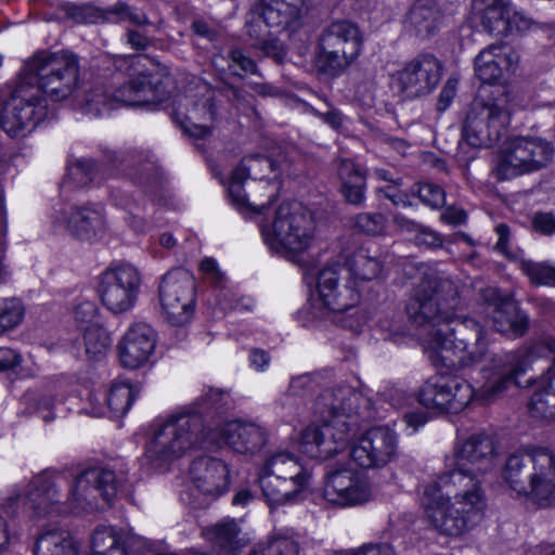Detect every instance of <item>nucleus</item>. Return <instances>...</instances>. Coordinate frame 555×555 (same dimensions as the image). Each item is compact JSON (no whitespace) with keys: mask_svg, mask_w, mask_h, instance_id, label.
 I'll list each match as a JSON object with an SVG mask.
<instances>
[{"mask_svg":"<svg viewBox=\"0 0 555 555\" xmlns=\"http://www.w3.org/2000/svg\"><path fill=\"white\" fill-rule=\"evenodd\" d=\"M498 459V446L487 434L456 440L446 455L443 473L425 487L421 499L426 518L437 531L457 537L481 520L486 498L480 477L496 467Z\"/></svg>","mask_w":555,"mask_h":555,"instance_id":"f257e3e1","label":"nucleus"},{"mask_svg":"<svg viewBox=\"0 0 555 555\" xmlns=\"http://www.w3.org/2000/svg\"><path fill=\"white\" fill-rule=\"evenodd\" d=\"M459 305L455 283L436 274L421 281L406 305L408 319L423 331L422 346L437 367L466 369L487 353L483 328L474 319L455 318Z\"/></svg>","mask_w":555,"mask_h":555,"instance_id":"f03ea898","label":"nucleus"},{"mask_svg":"<svg viewBox=\"0 0 555 555\" xmlns=\"http://www.w3.org/2000/svg\"><path fill=\"white\" fill-rule=\"evenodd\" d=\"M116 493L115 475L109 469L92 467L78 474L46 469L33 476L25 490L14 488L0 506L14 516L24 498L34 517H63L92 511L100 498L109 503Z\"/></svg>","mask_w":555,"mask_h":555,"instance_id":"7ed1b4c3","label":"nucleus"},{"mask_svg":"<svg viewBox=\"0 0 555 555\" xmlns=\"http://www.w3.org/2000/svg\"><path fill=\"white\" fill-rule=\"evenodd\" d=\"M207 443L208 399L202 396L158 424L145 448L146 459L157 467L169 465L189 452L203 451L193 460L189 470V504L194 508L205 507L208 503Z\"/></svg>","mask_w":555,"mask_h":555,"instance_id":"20e7f679","label":"nucleus"},{"mask_svg":"<svg viewBox=\"0 0 555 555\" xmlns=\"http://www.w3.org/2000/svg\"><path fill=\"white\" fill-rule=\"evenodd\" d=\"M532 361L529 350L509 351L496 354L491 359V372L483 370L486 382L479 390L465 379L439 375L428 378L418 391V401L427 409L437 412L459 413L474 398L489 402L494 400L511 385H517L518 377L524 374Z\"/></svg>","mask_w":555,"mask_h":555,"instance_id":"39448f33","label":"nucleus"},{"mask_svg":"<svg viewBox=\"0 0 555 555\" xmlns=\"http://www.w3.org/2000/svg\"><path fill=\"white\" fill-rule=\"evenodd\" d=\"M315 220L312 212L299 203H283L271 221L260 227L269 249L291 261H297L315 241Z\"/></svg>","mask_w":555,"mask_h":555,"instance_id":"423d86ee","label":"nucleus"},{"mask_svg":"<svg viewBox=\"0 0 555 555\" xmlns=\"http://www.w3.org/2000/svg\"><path fill=\"white\" fill-rule=\"evenodd\" d=\"M293 160L285 152L280 151L276 155L267 156L251 154L244 157L234 169L229 184V196L236 209L257 208L262 204L246 198L244 181L250 190L264 189L268 198L276 197L282 185L284 176L291 173Z\"/></svg>","mask_w":555,"mask_h":555,"instance_id":"0eeeda50","label":"nucleus"},{"mask_svg":"<svg viewBox=\"0 0 555 555\" xmlns=\"http://www.w3.org/2000/svg\"><path fill=\"white\" fill-rule=\"evenodd\" d=\"M257 480L262 496L273 509L297 503L310 486L311 474L297 455L279 450L261 464Z\"/></svg>","mask_w":555,"mask_h":555,"instance_id":"6e6552de","label":"nucleus"},{"mask_svg":"<svg viewBox=\"0 0 555 555\" xmlns=\"http://www.w3.org/2000/svg\"><path fill=\"white\" fill-rule=\"evenodd\" d=\"M304 0H261L246 23L253 46L276 61L284 57V49L274 37L283 30L296 31L302 22Z\"/></svg>","mask_w":555,"mask_h":555,"instance_id":"1a4fd4ad","label":"nucleus"},{"mask_svg":"<svg viewBox=\"0 0 555 555\" xmlns=\"http://www.w3.org/2000/svg\"><path fill=\"white\" fill-rule=\"evenodd\" d=\"M79 60L69 51L36 52L24 65V79L53 102L68 99L79 86Z\"/></svg>","mask_w":555,"mask_h":555,"instance_id":"9d476101","label":"nucleus"},{"mask_svg":"<svg viewBox=\"0 0 555 555\" xmlns=\"http://www.w3.org/2000/svg\"><path fill=\"white\" fill-rule=\"evenodd\" d=\"M141 57H132L131 63L139 65ZM166 98L163 81L155 70L134 68L128 82L115 90L113 95L103 86H98L86 94L85 112L102 116L115 107L116 103L131 106L157 104Z\"/></svg>","mask_w":555,"mask_h":555,"instance_id":"9b49d317","label":"nucleus"},{"mask_svg":"<svg viewBox=\"0 0 555 555\" xmlns=\"http://www.w3.org/2000/svg\"><path fill=\"white\" fill-rule=\"evenodd\" d=\"M512 111L508 92L488 102L475 100L463 125L460 151L464 152L466 146L480 149L496 144L505 133Z\"/></svg>","mask_w":555,"mask_h":555,"instance_id":"f8f14e48","label":"nucleus"},{"mask_svg":"<svg viewBox=\"0 0 555 555\" xmlns=\"http://www.w3.org/2000/svg\"><path fill=\"white\" fill-rule=\"evenodd\" d=\"M363 36L359 27L349 21H335L321 33L315 64L332 77L341 75L362 51Z\"/></svg>","mask_w":555,"mask_h":555,"instance_id":"ddd939ff","label":"nucleus"},{"mask_svg":"<svg viewBox=\"0 0 555 555\" xmlns=\"http://www.w3.org/2000/svg\"><path fill=\"white\" fill-rule=\"evenodd\" d=\"M554 149L543 138L518 135L507 141L499 156L493 173L500 180L538 171L552 160Z\"/></svg>","mask_w":555,"mask_h":555,"instance_id":"4468645a","label":"nucleus"},{"mask_svg":"<svg viewBox=\"0 0 555 555\" xmlns=\"http://www.w3.org/2000/svg\"><path fill=\"white\" fill-rule=\"evenodd\" d=\"M312 410L320 422L336 427L341 423H354L352 433L359 427V420L372 416L371 400L348 385H335L322 389L312 403Z\"/></svg>","mask_w":555,"mask_h":555,"instance_id":"2eb2a0df","label":"nucleus"},{"mask_svg":"<svg viewBox=\"0 0 555 555\" xmlns=\"http://www.w3.org/2000/svg\"><path fill=\"white\" fill-rule=\"evenodd\" d=\"M196 284L193 274L183 268L165 273L158 285L160 311L173 326H184L195 312Z\"/></svg>","mask_w":555,"mask_h":555,"instance_id":"dca6fc26","label":"nucleus"},{"mask_svg":"<svg viewBox=\"0 0 555 555\" xmlns=\"http://www.w3.org/2000/svg\"><path fill=\"white\" fill-rule=\"evenodd\" d=\"M2 114V129L10 137H16L24 129L33 130L46 118L47 99L30 80L21 76L11 91L10 99L3 105Z\"/></svg>","mask_w":555,"mask_h":555,"instance_id":"f3484780","label":"nucleus"},{"mask_svg":"<svg viewBox=\"0 0 555 555\" xmlns=\"http://www.w3.org/2000/svg\"><path fill=\"white\" fill-rule=\"evenodd\" d=\"M141 282L140 271L130 263L108 267L101 274L99 285L103 306L114 314L130 311L137 304Z\"/></svg>","mask_w":555,"mask_h":555,"instance_id":"a211bd4d","label":"nucleus"},{"mask_svg":"<svg viewBox=\"0 0 555 555\" xmlns=\"http://www.w3.org/2000/svg\"><path fill=\"white\" fill-rule=\"evenodd\" d=\"M350 459L362 469L383 468L398 455V436L388 426H375L350 442Z\"/></svg>","mask_w":555,"mask_h":555,"instance_id":"6ab92c4d","label":"nucleus"},{"mask_svg":"<svg viewBox=\"0 0 555 555\" xmlns=\"http://www.w3.org/2000/svg\"><path fill=\"white\" fill-rule=\"evenodd\" d=\"M442 74L440 61L433 54H420L392 76V83L404 99H417L431 93Z\"/></svg>","mask_w":555,"mask_h":555,"instance_id":"aec40b11","label":"nucleus"},{"mask_svg":"<svg viewBox=\"0 0 555 555\" xmlns=\"http://www.w3.org/2000/svg\"><path fill=\"white\" fill-rule=\"evenodd\" d=\"M370 480L353 468L341 466L328 470L323 487L324 499L336 506L352 507L372 498Z\"/></svg>","mask_w":555,"mask_h":555,"instance_id":"412c9836","label":"nucleus"},{"mask_svg":"<svg viewBox=\"0 0 555 555\" xmlns=\"http://www.w3.org/2000/svg\"><path fill=\"white\" fill-rule=\"evenodd\" d=\"M520 63L518 51L508 42L488 44L475 57V73L483 83L503 86L516 74Z\"/></svg>","mask_w":555,"mask_h":555,"instance_id":"4be33fe9","label":"nucleus"},{"mask_svg":"<svg viewBox=\"0 0 555 555\" xmlns=\"http://www.w3.org/2000/svg\"><path fill=\"white\" fill-rule=\"evenodd\" d=\"M486 304V315L491 319L493 328L509 338L522 336L528 328V317L511 298L493 286L480 289Z\"/></svg>","mask_w":555,"mask_h":555,"instance_id":"5701e85b","label":"nucleus"},{"mask_svg":"<svg viewBox=\"0 0 555 555\" xmlns=\"http://www.w3.org/2000/svg\"><path fill=\"white\" fill-rule=\"evenodd\" d=\"M309 425L300 436L299 449L311 459H328L345 450L350 441L354 423L344 422L336 427L328 422Z\"/></svg>","mask_w":555,"mask_h":555,"instance_id":"b1692460","label":"nucleus"},{"mask_svg":"<svg viewBox=\"0 0 555 555\" xmlns=\"http://www.w3.org/2000/svg\"><path fill=\"white\" fill-rule=\"evenodd\" d=\"M343 269L336 263H327L318 274L317 291L322 306L335 314L356 308L360 301L359 291L348 282L340 283Z\"/></svg>","mask_w":555,"mask_h":555,"instance_id":"393cba45","label":"nucleus"},{"mask_svg":"<svg viewBox=\"0 0 555 555\" xmlns=\"http://www.w3.org/2000/svg\"><path fill=\"white\" fill-rule=\"evenodd\" d=\"M266 431L254 423L222 421L210 429V447H230L240 453H255L266 444Z\"/></svg>","mask_w":555,"mask_h":555,"instance_id":"a878e982","label":"nucleus"},{"mask_svg":"<svg viewBox=\"0 0 555 555\" xmlns=\"http://www.w3.org/2000/svg\"><path fill=\"white\" fill-rule=\"evenodd\" d=\"M54 220L72 235L89 241L106 229L104 209L100 205L66 206L55 211Z\"/></svg>","mask_w":555,"mask_h":555,"instance_id":"bb28decb","label":"nucleus"},{"mask_svg":"<svg viewBox=\"0 0 555 555\" xmlns=\"http://www.w3.org/2000/svg\"><path fill=\"white\" fill-rule=\"evenodd\" d=\"M156 343L157 334L150 324L132 323L118 344L121 365L131 370L143 366L154 353Z\"/></svg>","mask_w":555,"mask_h":555,"instance_id":"cd10ccee","label":"nucleus"},{"mask_svg":"<svg viewBox=\"0 0 555 555\" xmlns=\"http://www.w3.org/2000/svg\"><path fill=\"white\" fill-rule=\"evenodd\" d=\"M207 88L202 92L183 95L176 108V115L183 130L195 139V146L204 154L206 153V121L208 118Z\"/></svg>","mask_w":555,"mask_h":555,"instance_id":"c85d7f7f","label":"nucleus"},{"mask_svg":"<svg viewBox=\"0 0 555 555\" xmlns=\"http://www.w3.org/2000/svg\"><path fill=\"white\" fill-rule=\"evenodd\" d=\"M526 496L540 507L555 505V453L546 448H535V463Z\"/></svg>","mask_w":555,"mask_h":555,"instance_id":"c756f323","label":"nucleus"},{"mask_svg":"<svg viewBox=\"0 0 555 555\" xmlns=\"http://www.w3.org/2000/svg\"><path fill=\"white\" fill-rule=\"evenodd\" d=\"M146 158L137 150H129L121 155L111 152L106 156V162L112 166L108 176L122 172L135 184H152L155 181V166L146 162Z\"/></svg>","mask_w":555,"mask_h":555,"instance_id":"7c9ffc66","label":"nucleus"},{"mask_svg":"<svg viewBox=\"0 0 555 555\" xmlns=\"http://www.w3.org/2000/svg\"><path fill=\"white\" fill-rule=\"evenodd\" d=\"M535 463V448L512 453L502 470L505 483L517 494L526 495Z\"/></svg>","mask_w":555,"mask_h":555,"instance_id":"2f4dec72","label":"nucleus"},{"mask_svg":"<svg viewBox=\"0 0 555 555\" xmlns=\"http://www.w3.org/2000/svg\"><path fill=\"white\" fill-rule=\"evenodd\" d=\"M35 555H80L79 542L66 529L48 527L38 535Z\"/></svg>","mask_w":555,"mask_h":555,"instance_id":"473e14b6","label":"nucleus"},{"mask_svg":"<svg viewBox=\"0 0 555 555\" xmlns=\"http://www.w3.org/2000/svg\"><path fill=\"white\" fill-rule=\"evenodd\" d=\"M529 412L535 418L555 420V370L548 367L537 382L531 395Z\"/></svg>","mask_w":555,"mask_h":555,"instance_id":"72a5a7b5","label":"nucleus"},{"mask_svg":"<svg viewBox=\"0 0 555 555\" xmlns=\"http://www.w3.org/2000/svg\"><path fill=\"white\" fill-rule=\"evenodd\" d=\"M337 175L345 199L351 205H362L366 190L364 170L351 159H341L337 167Z\"/></svg>","mask_w":555,"mask_h":555,"instance_id":"f704fd0d","label":"nucleus"},{"mask_svg":"<svg viewBox=\"0 0 555 555\" xmlns=\"http://www.w3.org/2000/svg\"><path fill=\"white\" fill-rule=\"evenodd\" d=\"M349 273L359 281H373L382 276L384 261L377 253L366 247H359L345 257Z\"/></svg>","mask_w":555,"mask_h":555,"instance_id":"c9c22d12","label":"nucleus"},{"mask_svg":"<svg viewBox=\"0 0 555 555\" xmlns=\"http://www.w3.org/2000/svg\"><path fill=\"white\" fill-rule=\"evenodd\" d=\"M247 544V538L235 519L224 518L214 527V550L217 555H236Z\"/></svg>","mask_w":555,"mask_h":555,"instance_id":"e433bc0d","label":"nucleus"},{"mask_svg":"<svg viewBox=\"0 0 555 555\" xmlns=\"http://www.w3.org/2000/svg\"><path fill=\"white\" fill-rule=\"evenodd\" d=\"M473 9L480 14V21L483 29L494 36L508 35L506 23L509 0L482 1L481 8Z\"/></svg>","mask_w":555,"mask_h":555,"instance_id":"4c0bfd02","label":"nucleus"},{"mask_svg":"<svg viewBox=\"0 0 555 555\" xmlns=\"http://www.w3.org/2000/svg\"><path fill=\"white\" fill-rule=\"evenodd\" d=\"M440 24V11L431 0H417L408 17V25L421 37L433 34Z\"/></svg>","mask_w":555,"mask_h":555,"instance_id":"58836bf2","label":"nucleus"},{"mask_svg":"<svg viewBox=\"0 0 555 555\" xmlns=\"http://www.w3.org/2000/svg\"><path fill=\"white\" fill-rule=\"evenodd\" d=\"M26 315V306L18 297H0V337L16 330Z\"/></svg>","mask_w":555,"mask_h":555,"instance_id":"ea45409f","label":"nucleus"},{"mask_svg":"<svg viewBox=\"0 0 555 555\" xmlns=\"http://www.w3.org/2000/svg\"><path fill=\"white\" fill-rule=\"evenodd\" d=\"M224 274L219 270L215 260L210 258V283L215 282L216 284H220L218 289L217 304L220 306L221 310L227 311L229 309H240V310H250L255 302L249 297H242L235 302L233 301V292L227 289L222 284L224 282Z\"/></svg>","mask_w":555,"mask_h":555,"instance_id":"a19ab883","label":"nucleus"},{"mask_svg":"<svg viewBox=\"0 0 555 555\" xmlns=\"http://www.w3.org/2000/svg\"><path fill=\"white\" fill-rule=\"evenodd\" d=\"M137 392L128 382L112 384L106 396L107 408L113 416L125 415L132 405Z\"/></svg>","mask_w":555,"mask_h":555,"instance_id":"79ce46f5","label":"nucleus"},{"mask_svg":"<svg viewBox=\"0 0 555 555\" xmlns=\"http://www.w3.org/2000/svg\"><path fill=\"white\" fill-rule=\"evenodd\" d=\"M83 344L89 359H100L109 349L112 339L102 325H94L83 332Z\"/></svg>","mask_w":555,"mask_h":555,"instance_id":"37998d69","label":"nucleus"},{"mask_svg":"<svg viewBox=\"0 0 555 555\" xmlns=\"http://www.w3.org/2000/svg\"><path fill=\"white\" fill-rule=\"evenodd\" d=\"M115 548H125L120 534L113 527H98L91 535L92 555L115 553Z\"/></svg>","mask_w":555,"mask_h":555,"instance_id":"c03bdc74","label":"nucleus"},{"mask_svg":"<svg viewBox=\"0 0 555 555\" xmlns=\"http://www.w3.org/2000/svg\"><path fill=\"white\" fill-rule=\"evenodd\" d=\"M517 263L533 284L555 287V267L524 258L518 259Z\"/></svg>","mask_w":555,"mask_h":555,"instance_id":"a18cd8bd","label":"nucleus"},{"mask_svg":"<svg viewBox=\"0 0 555 555\" xmlns=\"http://www.w3.org/2000/svg\"><path fill=\"white\" fill-rule=\"evenodd\" d=\"M231 476L228 464L210 457V496L219 498L230 489Z\"/></svg>","mask_w":555,"mask_h":555,"instance_id":"49530a36","label":"nucleus"},{"mask_svg":"<svg viewBox=\"0 0 555 555\" xmlns=\"http://www.w3.org/2000/svg\"><path fill=\"white\" fill-rule=\"evenodd\" d=\"M353 228L367 235H382L386 229V218L377 212L358 214L352 221Z\"/></svg>","mask_w":555,"mask_h":555,"instance_id":"de8ad7c7","label":"nucleus"},{"mask_svg":"<svg viewBox=\"0 0 555 555\" xmlns=\"http://www.w3.org/2000/svg\"><path fill=\"white\" fill-rule=\"evenodd\" d=\"M99 319V309L94 301L81 300L74 308V320L82 332L94 325H101Z\"/></svg>","mask_w":555,"mask_h":555,"instance_id":"09e8293b","label":"nucleus"},{"mask_svg":"<svg viewBox=\"0 0 555 555\" xmlns=\"http://www.w3.org/2000/svg\"><path fill=\"white\" fill-rule=\"evenodd\" d=\"M249 555H298V545L286 538H278L259 544Z\"/></svg>","mask_w":555,"mask_h":555,"instance_id":"8fccbe9b","label":"nucleus"},{"mask_svg":"<svg viewBox=\"0 0 555 555\" xmlns=\"http://www.w3.org/2000/svg\"><path fill=\"white\" fill-rule=\"evenodd\" d=\"M414 193L425 205L431 208H440L446 202V193L439 185L434 183H420Z\"/></svg>","mask_w":555,"mask_h":555,"instance_id":"3c124183","label":"nucleus"},{"mask_svg":"<svg viewBox=\"0 0 555 555\" xmlns=\"http://www.w3.org/2000/svg\"><path fill=\"white\" fill-rule=\"evenodd\" d=\"M98 172V165L92 159H79L69 167V176L78 185H86L93 182Z\"/></svg>","mask_w":555,"mask_h":555,"instance_id":"603ef678","label":"nucleus"},{"mask_svg":"<svg viewBox=\"0 0 555 555\" xmlns=\"http://www.w3.org/2000/svg\"><path fill=\"white\" fill-rule=\"evenodd\" d=\"M63 10L76 23L93 24L101 17L99 11L88 4L66 3Z\"/></svg>","mask_w":555,"mask_h":555,"instance_id":"864d4df0","label":"nucleus"},{"mask_svg":"<svg viewBox=\"0 0 555 555\" xmlns=\"http://www.w3.org/2000/svg\"><path fill=\"white\" fill-rule=\"evenodd\" d=\"M229 69L233 75L244 76L246 74H257L256 63L241 50L231 52Z\"/></svg>","mask_w":555,"mask_h":555,"instance_id":"5fc2aeb1","label":"nucleus"},{"mask_svg":"<svg viewBox=\"0 0 555 555\" xmlns=\"http://www.w3.org/2000/svg\"><path fill=\"white\" fill-rule=\"evenodd\" d=\"M508 35L522 34L530 30L533 26V21L524 12L517 11L509 4L507 20Z\"/></svg>","mask_w":555,"mask_h":555,"instance_id":"6e6d98bb","label":"nucleus"},{"mask_svg":"<svg viewBox=\"0 0 555 555\" xmlns=\"http://www.w3.org/2000/svg\"><path fill=\"white\" fill-rule=\"evenodd\" d=\"M112 12L116 14L121 22H127L138 26L150 24L147 16L143 12L129 7L125 2L115 4Z\"/></svg>","mask_w":555,"mask_h":555,"instance_id":"4d7b16f0","label":"nucleus"},{"mask_svg":"<svg viewBox=\"0 0 555 555\" xmlns=\"http://www.w3.org/2000/svg\"><path fill=\"white\" fill-rule=\"evenodd\" d=\"M247 181L248 180H245L244 181V188H245V194H246V198H249V199H254V195H256V201L257 203H260L262 204L261 206L257 207V208H245V209H237L238 211H241L242 214H261L262 212V209H264L268 205H270L274 199L275 197L273 198H268L264 194H266V190L264 189H257L255 191L250 190L247 185Z\"/></svg>","mask_w":555,"mask_h":555,"instance_id":"13d9d810","label":"nucleus"},{"mask_svg":"<svg viewBox=\"0 0 555 555\" xmlns=\"http://www.w3.org/2000/svg\"><path fill=\"white\" fill-rule=\"evenodd\" d=\"M457 85H459V80L455 77H450L446 81V83L439 94L438 102H437V109L439 112H444L450 106L453 99L455 98V94L457 91Z\"/></svg>","mask_w":555,"mask_h":555,"instance_id":"bf43d9fd","label":"nucleus"},{"mask_svg":"<svg viewBox=\"0 0 555 555\" xmlns=\"http://www.w3.org/2000/svg\"><path fill=\"white\" fill-rule=\"evenodd\" d=\"M415 243L427 248L439 247L442 240L438 233L421 224V229L414 234Z\"/></svg>","mask_w":555,"mask_h":555,"instance_id":"052dcab7","label":"nucleus"},{"mask_svg":"<svg viewBox=\"0 0 555 555\" xmlns=\"http://www.w3.org/2000/svg\"><path fill=\"white\" fill-rule=\"evenodd\" d=\"M532 222L534 229L545 235L555 232V216L552 212H538Z\"/></svg>","mask_w":555,"mask_h":555,"instance_id":"680f3d73","label":"nucleus"},{"mask_svg":"<svg viewBox=\"0 0 555 555\" xmlns=\"http://www.w3.org/2000/svg\"><path fill=\"white\" fill-rule=\"evenodd\" d=\"M312 388L313 382L311 377L309 375H300L292 378L288 391L292 396H305Z\"/></svg>","mask_w":555,"mask_h":555,"instance_id":"e2e57ef3","label":"nucleus"},{"mask_svg":"<svg viewBox=\"0 0 555 555\" xmlns=\"http://www.w3.org/2000/svg\"><path fill=\"white\" fill-rule=\"evenodd\" d=\"M55 390V387H53V389H47L43 393L40 395L38 400L39 409L48 411V413L42 416L46 422L54 418V415L50 410L57 401L59 393H52Z\"/></svg>","mask_w":555,"mask_h":555,"instance_id":"0e129e2a","label":"nucleus"},{"mask_svg":"<svg viewBox=\"0 0 555 555\" xmlns=\"http://www.w3.org/2000/svg\"><path fill=\"white\" fill-rule=\"evenodd\" d=\"M495 232L498 234V242L495 244V248L500 250L502 254H504L506 257L514 258L516 261L519 259L516 255H513L507 249V243L509 240V228L501 223L495 227Z\"/></svg>","mask_w":555,"mask_h":555,"instance_id":"69168bd1","label":"nucleus"},{"mask_svg":"<svg viewBox=\"0 0 555 555\" xmlns=\"http://www.w3.org/2000/svg\"><path fill=\"white\" fill-rule=\"evenodd\" d=\"M392 222L401 233L415 234L421 229V223H417L401 214H395L392 216Z\"/></svg>","mask_w":555,"mask_h":555,"instance_id":"338daca9","label":"nucleus"},{"mask_svg":"<svg viewBox=\"0 0 555 555\" xmlns=\"http://www.w3.org/2000/svg\"><path fill=\"white\" fill-rule=\"evenodd\" d=\"M21 354L9 347H0V371L13 369L21 362Z\"/></svg>","mask_w":555,"mask_h":555,"instance_id":"774afa93","label":"nucleus"}]
</instances>
